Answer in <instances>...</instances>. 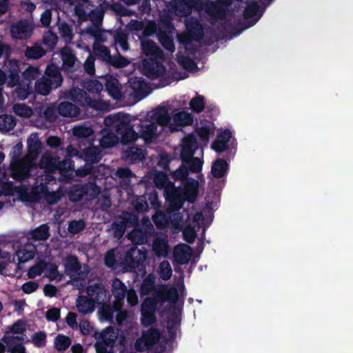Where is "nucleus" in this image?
<instances>
[{"instance_id":"obj_52","label":"nucleus","mask_w":353,"mask_h":353,"mask_svg":"<svg viewBox=\"0 0 353 353\" xmlns=\"http://www.w3.org/2000/svg\"><path fill=\"white\" fill-rule=\"evenodd\" d=\"M46 54V51L40 46L34 45L32 47H27L25 55L28 59H37L41 58Z\"/></svg>"},{"instance_id":"obj_2","label":"nucleus","mask_w":353,"mask_h":353,"mask_svg":"<svg viewBox=\"0 0 353 353\" xmlns=\"http://www.w3.org/2000/svg\"><path fill=\"white\" fill-rule=\"evenodd\" d=\"M63 83V77L60 69L54 63L47 65L45 75L35 81L34 91L36 94L46 96L52 90L60 87Z\"/></svg>"},{"instance_id":"obj_28","label":"nucleus","mask_w":353,"mask_h":353,"mask_svg":"<svg viewBox=\"0 0 353 353\" xmlns=\"http://www.w3.org/2000/svg\"><path fill=\"white\" fill-rule=\"evenodd\" d=\"M76 306L80 313L87 314L94 310L96 304L87 295H81L77 297Z\"/></svg>"},{"instance_id":"obj_13","label":"nucleus","mask_w":353,"mask_h":353,"mask_svg":"<svg viewBox=\"0 0 353 353\" xmlns=\"http://www.w3.org/2000/svg\"><path fill=\"white\" fill-rule=\"evenodd\" d=\"M21 72L20 62L16 59H7L5 63V72L8 80L7 86L14 88L20 81L19 73Z\"/></svg>"},{"instance_id":"obj_11","label":"nucleus","mask_w":353,"mask_h":353,"mask_svg":"<svg viewBox=\"0 0 353 353\" xmlns=\"http://www.w3.org/2000/svg\"><path fill=\"white\" fill-rule=\"evenodd\" d=\"M157 124L150 120H139L138 128V139L140 137L145 143H151L157 137Z\"/></svg>"},{"instance_id":"obj_26","label":"nucleus","mask_w":353,"mask_h":353,"mask_svg":"<svg viewBox=\"0 0 353 353\" xmlns=\"http://www.w3.org/2000/svg\"><path fill=\"white\" fill-rule=\"evenodd\" d=\"M59 115L64 117H75L80 114V108L69 101L61 102L57 106Z\"/></svg>"},{"instance_id":"obj_58","label":"nucleus","mask_w":353,"mask_h":353,"mask_svg":"<svg viewBox=\"0 0 353 353\" xmlns=\"http://www.w3.org/2000/svg\"><path fill=\"white\" fill-rule=\"evenodd\" d=\"M159 269V276L163 280L167 281L171 278L172 270L170 264L168 261H163L161 262Z\"/></svg>"},{"instance_id":"obj_4","label":"nucleus","mask_w":353,"mask_h":353,"mask_svg":"<svg viewBox=\"0 0 353 353\" xmlns=\"http://www.w3.org/2000/svg\"><path fill=\"white\" fill-rule=\"evenodd\" d=\"M101 192L100 188L94 182L72 185L68 192L69 200L77 203L82 200L90 201L95 199Z\"/></svg>"},{"instance_id":"obj_12","label":"nucleus","mask_w":353,"mask_h":353,"mask_svg":"<svg viewBox=\"0 0 353 353\" xmlns=\"http://www.w3.org/2000/svg\"><path fill=\"white\" fill-rule=\"evenodd\" d=\"M86 293L96 305H103L108 298V291L101 283L89 285L86 288Z\"/></svg>"},{"instance_id":"obj_53","label":"nucleus","mask_w":353,"mask_h":353,"mask_svg":"<svg viewBox=\"0 0 353 353\" xmlns=\"http://www.w3.org/2000/svg\"><path fill=\"white\" fill-rule=\"evenodd\" d=\"M130 87L137 94H144L148 88V83L140 77H135L130 81Z\"/></svg>"},{"instance_id":"obj_19","label":"nucleus","mask_w":353,"mask_h":353,"mask_svg":"<svg viewBox=\"0 0 353 353\" xmlns=\"http://www.w3.org/2000/svg\"><path fill=\"white\" fill-rule=\"evenodd\" d=\"M198 148L196 140L193 137H186L183 140L180 158L181 161H185L187 159L193 157L196 150Z\"/></svg>"},{"instance_id":"obj_62","label":"nucleus","mask_w":353,"mask_h":353,"mask_svg":"<svg viewBox=\"0 0 353 353\" xmlns=\"http://www.w3.org/2000/svg\"><path fill=\"white\" fill-rule=\"evenodd\" d=\"M58 41V37L56 34L52 32H48L44 34L43 38V43L45 46L48 47L50 50H52Z\"/></svg>"},{"instance_id":"obj_35","label":"nucleus","mask_w":353,"mask_h":353,"mask_svg":"<svg viewBox=\"0 0 353 353\" xmlns=\"http://www.w3.org/2000/svg\"><path fill=\"white\" fill-rule=\"evenodd\" d=\"M30 176V168L28 165L19 164L13 168L12 177L18 181H23Z\"/></svg>"},{"instance_id":"obj_47","label":"nucleus","mask_w":353,"mask_h":353,"mask_svg":"<svg viewBox=\"0 0 353 353\" xmlns=\"http://www.w3.org/2000/svg\"><path fill=\"white\" fill-rule=\"evenodd\" d=\"M152 220L157 228L164 229L170 223L171 217L164 212H159L152 216Z\"/></svg>"},{"instance_id":"obj_41","label":"nucleus","mask_w":353,"mask_h":353,"mask_svg":"<svg viewBox=\"0 0 353 353\" xmlns=\"http://www.w3.org/2000/svg\"><path fill=\"white\" fill-rule=\"evenodd\" d=\"M149 233L146 230L134 229L129 234V236L134 243L142 245L148 242Z\"/></svg>"},{"instance_id":"obj_18","label":"nucleus","mask_w":353,"mask_h":353,"mask_svg":"<svg viewBox=\"0 0 353 353\" xmlns=\"http://www.w3.org/2000/svg\"><path fill=\"white\" fill-rule=\"evenodd\" d=\"M187 31L193 37L194 41H201L204 37V28L199 21L195 17H192L185 21Z\"/></svg>"},{"instance_id":"obj_42","label":"nucleus","mask_w":353,"mask_h":353,"mask_svg":"<svg viewBox=\"0 0 353 353\" xmlns=\"http://www.w3.org/2000/svg\"><path fill=\"white\" fill-rule=\"evenodd\" d=\"M173 121L178 126L190 125L193 123V117L187 112L181 111L174 114Z\"/></svg>"},{"instance_id":"obj_3","label":"nucleus","mask_w":353,"mask_h":353,"mask_svg":"<svg viewBox=\"0 0 353 353\" xmlns=\"http://www.w3.org/2000/svg\"><path fill=\"white\" fill-rule=\"evenodd\" d=\"M179 299V293L174 287L163 286L155 291L152 296L147 297L141 305V312H156L157 304L170 301L176 303Z\"/></svg>"},{"instance_id":"obj_43","label":"nucleus","mask_w":353,"mask_h":353,"mask_svg":"<svg viewBox=\"0 0 353 353\" xmlns=\"http://www.w3.org/2000/svg\"><path fill=\"white\" fill-rule=\"evenodd\" d=\"M17 88L14 90V96L19 100H25L28 97L34 92L32 86L23 83L19 81V83L16 85Z\"/></svg>"},{"instance_id":"obj_1","label":"nucleus","mask_w":353,"mask_h":353,"mask_svg":"<svg viewBox=\"0 0 353 353\" xmlns=\"http://www.w3.org/2000/svg\"><path fill=\"white\" fill-rule=\"evenodd\" d=\"M105 128L101 130L100 145L103 148H111L119 141L127 145L138 139V134L134 129L135 124L131 123L128 114L118 112L104 118Z\"/></svg>"},{"instance_id":"obj_48","label":"nucleus","mask_w":353,"mask_h":353,"mask_svg":"<svg viewBox=\"0 0 353 353\" xmlns=\"http://www.w3.org/2000/svg\"><path fill=\"white\" fill-rule=\"evenodd\" d=\"M105 88L109 95L114 99H119L121 97V92L117 79L107 81Z\"/></svg>"},{"instance_id":"obj_50","label":"nucleus","mask_w":353,"mask_h":353,"mask_svg":"<svg viewBox=\"0 0 353 353\" xmlns=\"http://www.w3.org/2000/svg\"><path fill=\"white\" fill-rule=\"evenodd\" d=\"M48 264L44 261L41 260L30 267L28 270V276L30 279H34L41 275L43 272L47 269Z\"/></svg>"},{"instance_id":"obj_9","label":"nucleus","mask_w":353,"mask_h":353,"mask_svg":"<svg viewBox=\"0 0 353 353\" xmlns=\"http://www.w3.org/2000/svg\"><path fill=\"white\" fill-rule=\"evenodd\" d=\"M33 26L28 19H20L10 26V34L12 38L25 40L32 34Z\"/></svg>"},{"instance_id":"obj_37","label":"nucleus","mask_w":353,"mask_h":353,"mask_svg":"<svg viewBox=\"0 0 353 353\" xmlns=\"http://www.w3.org/2000/svg\"><path fill=\"white\" fill-rule=\"evenodd\" d=\"M87 33L94 39V43H104L107 41V32L101 30L98 26H91L87 28Z\"/></svg>"},{"instance_id":"obj_29","label":"nucleus","mask_w":353,"mask_h":353,"mask_svg":"<svg viewBox=\"0 0 353 353\" xmlns=\"http://www.w3.org/2000/svg\"><path fill=\"white\" fill-rule=\"evenodd\" d=\"M41 75V71L38 66L29 65L21 73L20 81L32 86L33 81H37Z\"/></svg>"},{"instance_id":"obj_30","label":"nucleus","mask_w":353,"mask_h":353,"mask_svg":"<svg viewBox=\"0 0 353 353\" xmlns=\"http://www.w3.org/2000/svg\"><path fill=\"white\" fill-rule=\"evenodd\" d=\"M94 133L93 129L91 127L81 125H76L72 128V134L77 138V141L81 143L86 141L88 143V139L91 137ZM85 144V143H83Z\"/></svg>"},{"instance_id":"obj_56","label":"nucleus","mask_w":353,"mask_h":353,"mask_svg":"<svg viewBox=\"0 0 353 353\" xmlns=\"http://www.w3.org/2000/svg\"><path fill=\"white\" fill-rule=\"evenodd\" d=\"M190 108L195 113L201 112L205 108L204 97L197 95L192 98L190 102Z\"/></svg>"},{"instance_id":"obj_38","label":"nucleus","mask_w":353,"mask_h":353,"mask_svg":"<svg viewBox=\"0 0 353 353\" xmlns=\"http://www.w3.org/2000/svg\"><path fill=\"white\" fill-rule=\"evenodd\" d=\"M46 192L47 185L44 183H41L37 186L33 187L28 194V201L37 203L43 198L44 194L46 193Z\"/></svg>"},{"instance_id":"obj_46","label":"nucleus","mask_w":353,"mask_h":353,"mask_svg":"<svg viewBox=\"0 0 353 353\" xmlns=\"http://www.w3.org/2000/svg\"><path fill=\"white\" fill-rule=\"evenodd\" d=\"M190 174L188 166H186L183 162L181 165L174 171L170 173L171 177L174 181H180L181 183L189 179L188 177Z\"/></svg>"},{"instance_id":"obj_45","label":"nucleus","mask_w":353,"mask_h":353,"mask_svg":"<svg viewBox=\"0 0 353 353\" xmlns=\"http://www.w3.org/2000/svg\"><path fill=\"white\" fill-rule=\"evenodd\" d=\"M155 289V279L152 274L148 275L142 281L139 292L141 296L149 294Z\"/></svg>"},{"instance_id":"obj_60","label":"nucleus","mask_w":353,"mask_h":353,"mask_svg":"<svg viewBox=\"0 0 353 353\" xmlns=\"http://www.w3.org/2000/svg\"><path fill=\"white\" fill-rule=\"evenodd\" d=\"M141 323L144 327L152 325L157 322L156 312H141Z\"/></svg>"},{"instance_id":"obj_27","label":"nucleus","mask_w":353,"mask_h":353,"mask_svg":"<svg viewBox=\"0 0 353 353\" xmlns=\"http://www.w3.org/2000/svg\"><path fill=\"white\" fill-rule=\"evenodd\" d=\"M59 157L50 154H44L39 161V167L50 173H55L57 171Z\"/></svg>"},{"instance_id":"obj_16","label":"nucleus","mask_w":353,"mask_h":353,"mask_svg":"<svg viewBox=\"0 0 353 353\" xmlns=\"http://www.w3.org/2000/svg\"><path fill=\"white\" fill-rule=\"evenodd\" d=\"M183 192L187 201L193 203L196 201L199 194V183L193 178H189L182 183Z\"/></svg>"},{"instance_id":"obj_44","label":"nucleus","mask_w":353,"mask_h":353,"mask_svg":"<svg viewBox=\"0 0 353 353\" xmlns=\"http://www.w3.org/2000/svg\"><path fill=\"white\" fill-rule=\"evenodd\" d=\"M17 124L15 117L10 114H3L0 116V131L9 132L14 129Z\"/></svg>"},{"instance_id":"obj_6","label":"nucleus","mask_w":353,"mask_h":353,"mask_svg":"<svg viewBox=\"0 0 353 353\" xmlns=\"http://www.w3.org/2000/svg\"><path fill=\"white\" fill-rule=\"evenodd\" d=\"M166 201L168 203L169 211H179L187 201L182 186H175L174 183L170 185L164 193Z\"/></svg>"},{"instance_id":"obj_40","label":"nucleus","mask_w":353,"mask_h":353,"mask_svg":"<svg viewBox=\"0 0 353 353\" xmlns=\"http://www.w3.org/2000/svg\"><path fill=\"white\" fill-rule=\"evenodd\" d=\"M93 52L99 59L108 64L111 60L110 50L105 46L100 43H93Z\"/></svg>"},{"instance_id":"obj_14","label":"nucleus","mask_w":353,"mask_h":353,"mask_svg":"<svg viewBox=\"0 0 353 353\" xmlns=\"http://www.w3.org/2000/svg\"><path fill=\"white\" fill-rule=\"evenodd\" d=\"M143 65L145 76L152 80L165 74V67L156 59L144 60Z\"/></svg>"},{"instance_id":"obj_34","label":"nucleus","mask_w":353,"mask_h":353,"mask_svg":"<svg viewBox=\"0 0 353 353\" xmlns=\"http://www.w3.org/2000/svg\"><path fill=\"white\" fill-rule=\"evenodd\" d=\"M142 338L146 343V348H152L160 339L161 334L159 330L150 328L148 331L143 332Z\"/></svg>"},{"instance_id":"obj_22","label":"nucleus","mask_w":353,"mask_h":353,"mask_svg":"<svg viewBox=\"0 0 353 353\" xmlns=\"http://www.w3.org/2000/svg\"><path fill=\"white\" fill-rule=\"evenodd\" d=\"M28 155L34 159L41 153L43 145L37 133H32L27 139Z\"/></svg>"},{"instance_id":"obj_24","label":"nucleus","mask_w":353,"mask_h":353,"mask_svg":"<svg viewBox=\"0 0 353 353\" xmlns=\"http://www.w3.org/2000/svg\"><path fill=\"white\" fill-rule=\"evenodd\" d=\"M190 248L187 245L176 246L173 251L174 261L179 265H186L189 263L192 254Z\"/></svg>"},{"instance_id":"obj_20","label":"nucleus","mask_w":353,"mask_h":353,"mask_svg":"<svg viewBox=\"0 0 353 353\" xmlns=\"http://www.w3.org/2000/svg\"><path fill=\"white\" fill-rule=\"evenodd\" d=\"M61 58L63 62L62 67L65 71H75L74 64L77 59L73 50L70 47L65 46L61 49Z\"/></svg>"},{"instance_id":"obj_54","label":"nucleus","mask_w":353,"mask_h":353,"mask_svg":"<svg viewBox=\"0 0 353 353\" xmlns=\"http://www.w3.org/2000/svg\"><path fill=\"white\" fill-rule=\"evenodd\" d=\"M186 166L188 165V168L189 172L192 173H198L201 172L203 165V161L197 157H191V159H187L185 161H182Z\"/></svg>"},{"instance_id":"obj_8","label":"nucleus","mask_w":353,"mask_h":353,"mask_svg":"<svg viewBox=\"0 0 353 353\" xmlns=\"http://www.w3.org/2000/svg\"><path fill=\"white\" fill-rule=\"evenodd\" d=\"M147 254L145 248L139 249L136 246H132L124 256V263L132 270L139 269L143 266Z\"/></svg>"},{"instance_id":"obj_63","label":"nucleus","mask_w":353,"mask_h":353,"mask_svg":"<svg viewBox=\"0 0 353 353\" xmlns=\"http://www.w3.org/2000/svg\"><path fill=\"white\" fill-rule=\"evenodd\" d=\"M159 39L164 48L172 52L174 51L175 46L174 41L166 33L160 34Z\"/></svg>"},{"instance_id":"obj_25","label":"nucleus","mask_w":353,"mask_h":353,"mask_svg":"<svg viewBox=\"0 0 353 353\" xmlns=\"http://www.w3.org/2000/svg\"><path fill=\"white\" fill-rule=\"evenodd\" d=\"M50 236V228L46 223H43L31 230L27 234L28 240L34 241H46Z\"/></svg>"},{"instance_id":"obj_33","label":"nucleus","mask_w":353,"mask_h":353,"mask_svg":"<svg viewBox=\"0 0 353 353\" xmlns=\"http://www.w3.org/2000/svg\"><path fill=\"white\" fill-rule=\"evenodd\" d=\"M228 164L223 159H217L212 164L211 172L214 178L221 179L223 177L228 170Z\"/></svg>"},{"instance_id":"obj_31","label":"nucleus","mask_w":353,"mask_h":353,"mask_svg":"<svg viewBox=\"0 0 353 353\" xmlns=\"http://www.w3.org/2000/svg\"><path fill=\"white\" fill-rule=\"evenodd\" d=\"M152 117L156 120L155 123L161 126L168 125L171 121V117L168 113V109L165 106L157 108L154 111Z\"/></svg>"},{"instance_id":"obj_36","label":"nucleus","mask_w":353,"mask_h":353,"mask_svg":"<svg viewBox=\"0 0 353 353\" xmlns=\"http://www.w3.org/2000/svg\"><path fill=\"white\" fill-rule=\"evenodd\" d=\"M176 15L179 17H185L190 14L192 8L186 0H175L172 5Z\"/></svg>"},{"instance_id":"obj_32","label":"nucleus","mask_w":353,"mask_h":353,"mask_svg":"<svg viewBox=\"0 0 353 353\" xmlns=\"http://www.w3.org/2000/svg\"><path fill=\"white\" fill-rule=\"evenodd\" d=\"M143 53L146 56H153L158 57L162 54L161 50L157 46L154 41L152 40H143L141 42Z\"/></svg>"},{"instance_id":"obj_10","label":"nucleus","mask_w":353,"mask_h":353,"mask_svg":"<svg viewBox=\"0 0 353 353\" xmlns=\"http://www.w3.org/2000/svg\"><path fill=\"white\" fill-rule=\"evenodd\" d=\"M67 97L83 107L98 108V101L92 99L89 94L83 89L79 88L71 89L67 94Z\"/></svg>"},{"instance_id":"obj_23","label":"nucleus","mask_w":353,"mask_h":353,"mask_svg":"<svg viewBox=\"0 0 353 353\" xmlns=\"http://www.w3.org/2000/svg\"><path fill=\"white\" fill-rule=\"evenodd\" d=\"M128 289L124 283H123L119 279L115 278L113 279L112 284V293L114 296L116 302L122 305L123 301L125 298Z\"/></svg>"},{"instance_id":"obj_64","label":"nucleus","mask_w":353,"mask_h":353,"mask_svg":"<svg viewBox=\"0 0 353 353\" xmlns=\"http://www.w3.org/2000/svg\"><path fill=\"white\" fill-rule=\"evenodd\" d=\"M85 228V224L84 221L80 219L70 221L68 229L70 233L75 234L83 230Z\"/></svg>"},{"instance_id":"obj_21","label":"nucleus","mask_w":353,"mask_h":353,"mask_svg":"<svg viewBox=\"0 0 353 353\" xmlns=\"http://www.w3.org/2000/svg\"><path fill=\"white\" fill-rule=\"evenodd\" d=\"M65 271L70 276L79 274L81 270V264L76 255L68 254L63 261Z\"/></svg>"},{"instance_id":"obj_7","label":"nucleus","mask_w":353,"mask_h":353,"mask_svg":"<svg viewBox=\"0 0 353 353\" xmlns=\"http://www.w3.org/2000/svg\"><path fill=\"white\" fill-rule=\"evenodd\" d=\"M243 0H216L210 1L205 6V12L213 19H223L226 15V11L234 1H242Z\"/></svg>"},{"instance_id":"obj_17","label":"nucleus","mask_w":353,"mask_h":353,"mask_svg":"<svg viewBox=\"0 0 353 353\" xmlns=\"http://www.w3.org/2000/svg\"><path fill=\"white\" fill-rule=\"evenodd\" d=\"M232 135V132L229 129H225L219 132L216 139L212 143V149L217 153H221L227 150Z\"/></svg>"},{"instance_id":"obj_51","label":"nucleus","mask_w":353,"mask_h":353,"mask_svg":"<svg viewBox=\"0 0 353 353\" xmlns=\"http://www.w3.org/2000/svg\"><path fill=\"white\" fill-rule=\"evenodd\" d=\"M125 157L133 163H137L144 159L143 150L138 147H131L125 152Z\"/></svg>"},{"instance_id":"obj_5","label":"nucleus","mask_w":353,"mask_h":353,"mask_svg":"<svg viewBox=\"0 0 353 353\" xmlns=\"http://www.w3.org/2000/svg\"><path fill=\"white\" fill-rule=\"evenodd\" d=\"M88 146L82 149L83 158L85 161V165L77 170L79 175L85 176L93 173V163H97L101 159V150L92 145V141H88Z\"/></svg>"},{"instance_id":"obj_15","label":"nucleus","mask_w":353,"mask_h":353,"mask_svg":"<svg viewBox=\"0 0 353 353\" xmlns=\"http://www.w3.org/2000/svg\"><path fill=\"white\" fill-rule=\"evenodd\" d=\"M152 251L158 259L168 258L170 252V247L167 236H155L152 241Z\"/></svg>"},{"instance_id":"obj_59","label":"nucleus","mask_w":353,"mask_h":353,"mask_svg":"<svg viewBox=\"0 0 353 353\" xmlns=\"http://www.w3.org/2000/svg\"><path fill=\"white\" fill-rule=\"evenodd\" d=\"M114 43L119 45L123 51L129 49L128 36L123 32H117L114 36Z\"/></svg>"},{"instance_id":"obj_57","label":"nucleus","mask_w":353,"mask_h":353,"mask_svg":"<svg viewBox=\"0 0 353 353\" xmlns=\"http://www.w3.org/2000/svg\"><path fill=\"white\" fill-rule=\"evenodd\" d=\"M259 10V5L256 1H252L247 4L243 10V18L245 20L252 19Z\"/></svg>"},{"instance_id":"obj_55","label":"nucleus","mask_w":353,"mask_h":353,"mask_svg":"<svg viewBox=\"0 0 353 353\" xmlns=\"http://www.w3.org/2000/svg\"><path fill=\"white\" fill-rule=\"evenodd\" d=\"M74 170V162L69 157H65L62 161L59 157L57 171L63 174Z\"/></svg>"},{"instance_id":"obj_39","label":"nucleus","mask_w":353,"mask_h":353,"mask_svg":"<svg viewBox=\"0 0 353 353\" xmlns=\"http://www.w3.org/2000/svg\"><path fill=\"white\" fill-rule=\"evenodd\" d=\"M154 183L157 188L163 190L164 193L170 185L174 184L169 180L168 176L163 172H157L154 176Z\"/></svg>"},{"instance_id":"obj_49","label":"nucleus","mask_w":353,"mask_h":353,"mask_svg":"<svg viewBox=\"0 0 353 353\" xmlns=\"http://www.w3.org/2000/svg\"><path fill=\"white\" fill-rule=\"evenodd\" d=\"M71 339L65 335L59 334L54 339V347L59 352L66 350L71 345Z\"/></svg>"},{"instance_id":"obj_61","label":"nucleus","mask_w":353,"mask_h":353,"mask_svg":"<svg viewBox=\"0 0 353 353\" xmlns=\"http://www.w3.org/2000/svg\"><path fill=\"white\" fill-rule=\"evenodd\" d=\"M19 263H24L34 257L35 253L34 250H28L26 249H20L17 252Z\"/></svg>"}]
</instances>
